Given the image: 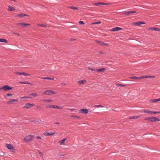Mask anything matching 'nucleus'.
Segmentation results:
<instances>
[{"label": "nucleus", "instance_id": "nucleus-1", "mask_svg": "<svg viewBox=\"0 0 160 160\" xmlns=\"http://www.w3.org/2000/svg\"><path fill=\"white\" fill-rule=\"evenodd\" d=\"M34 139V136L30 134L25 137L24 139V141L27 142H32Z\"/></svg>", "mask_w": 160, "mask_h": 160}, {"label": "nucleus", "instance_id": "nucleus-2", "mask_svg": "<svg viewBox=\"0 0 160 160\" xmlns=\"http://www.w3.org/2000/svg\"><path fill=\"white\" fill-rule=\"evenodd\" d=\"M56 93L55 92H52L51 90H47L44 91L43 92V94L46 95H50L52 94H54Z\"/></svg>", "mask_w": 160, "mask_h": 160}, {"label": "nucleus", "instance_id": "nucleus-3", "mask_svg": "<svg viewBox=\"0 0 160 160\" xmlns=\"http://www.w3.org/2000/svg\"><path fill=\"white\" fill-rule=\"evenodd\" d=\"M7 148L11 150L12 152H14L15 151V149L14 148V147L10 144H6V145Z\"/></svg>", "mask_w": 160, "mask_h": 160}, {"label": "nucleus", "instance_id": "nucleus-4", "mask_svg": "<svg viewBox=\"0 0 160 160\" xmlns=\"http://www.w3.org/2000/svg\"><path fill=\"white\" fill-rule=\"evenodd\" d=\"M18 100L17 99H11L7 102L8 104H14L15 102H17Z\"/></svg>", "mask_w": 160, "mask_h": 160}, {"label": "nucleus", "instance_id": "nucleus-5", "mask_svg": "<svg viewBox=\"0 0 160 160\" xmlns=\"http://www.w3.org/2000/svg\"><path fill=\"white\" fill-rule=\"evenodd\" d=\"M145 23L144 22L140 21L136 22H133L132 23V25L135 26H140L141 25L145 24Z\"/></svg>", "mask_w": 160, "mask_h": 160}, {"label": "nucleus", "instance_id": "nucleus-6", "mask_svg": "<svg viewBox=\"0 0 160 160\" xmlns=\"http://www.w3.org/2000/svg\"><path fill=\"white\" fill-rule=\"evenodd\" d=\"M34 106V104H31L29 103H27L25 105V106L23 107V108H25L26 109H28L31 107H33Z\"/></svg>", "mask_w": 160, "mask_h": 160}, {"label": "nucleus", "instance_id": "nucleus-7", "mask_svg": "<svg viewBox=\"0 0 160 160\" xmlns=\"http://www.w3.org/2000/svg\"><path fill=\"white\" fill-rule=\"evenodd\" d=\"M79 113H81L87 114L88 112V110L87 109H82L79 110Z\"/></svg>", "mask_w": 160, "mask_h": 160}, {"label": "nucleus", "instance_id": "nucleus-8", "mask_svg": "<svg viewBox=\"0 0 160 160\" xmlns=\"http://www.w3.org/2000/svg\"><path fill=\"white\" fill-rule=\"evenodd\" d=\"M55 134V132H51L50 133H49L47 132H45L43 133V134L45 136H53V135H54Z\"/></svg>", "mask_w": 160, "mask_h": 160}, {"label": "nucleus", "instance_id": "nucleus-9", "mask_svg": "<svg viewBox=\"0 0 160 160\" xmlns=\"http://www.w3.org/2000/svg\"><path fill=\"white\" fill-rule=\"evenodd\" d=\"M29 16L28 15L26 14L25 13H22L18 14L17 15H16V17H18L20 18H24L25 17H27V16Z\"/></svg>", "mask_w": 160, "mask_h": 160}, {"label": "nucleus", "instance_id": "nucleus-10", "mask_svg": "<svg viewBox=\"0 0 160 160\" xmlns=\"http://www.w3.org/2000/svg\"><path fill=\"white\" fill-rule=\"evenodd\" d=\"M67 139V138H65L61 140L58 142V143L60 145H65V142L66 140Z\"/></svg>", "mask_w": 160, "mask_h": 160}, {"label": "nucleus", "instance_id": "nucleus-11", "mask_svg": "<svg viewBox=\"0 0 160 160\" xmlns=\"http://www.w3.org/2000/svg\"><path fill=\"white\" fill-rule=\"evenodd\" d=\"M160 119L156 117H150V121L151 122H156V121H160Z\"/></svg>", "mask_w": 160, "mask_h": 160}, {"label": "nucleus", "instance_id": "nucleus-12", "mask_svg": "<svg viewBox=\"0 0 160 160\" xmlns=\"http://www.w3.org/2000/svg\"><path fill=\"white\" fill-rule=\"evenodd\" d=\"M16 74H18L19 75H22L24 76H29L30 75V74H29L28 73H26L25 72H15Z\"/></svg>", "mask_w": 160, "mask_h": 160}, {"label": "nucleus", "instance_id": "nucleus-13", "mask_svg": "<svg viewBox=\"0 0 160 160\" xmlns=\"http://www.w3.org/2000/svg\"><path fill=\"white\" fill-rule=\"evenodd\" d=\"M17 24L18 25L22 26L23 27H26L27 26H30V24H29L25 23L24 22H22L17 23Z\"/></svg>", "mask_w": 160, "mask_h": 160}, {"label": "nucleus", "instance_id": "nucleus-14", "mask_svg": "<svg viewBox=\"0 0 160 160\" xmlns=\"http://www.w3.org/2000/svg\"><path fill=\"white\" fill-rule=\"evenodd\" d=\"M4 91L8 90H10L12 89V87H10L8 85H4Z\"/></svg>", "mask_w": 160, "mask_h": 160}, {"label": "nucleus", "instance_id": "nucleus-15", "mask_svg": "<svg viewBox=\"0 0 160 160\" xmlns=\"http://www.w3.org/2000/svg\"><path fill=\"white\" fill-rule=\"evenodd\" d=\"M148 30H152L154 31H159V28H150L147 29Z\"/></svg>", "mask_w": 160, "mask_h": 160}, {"label": "nucleus", "instance_id": "nucleus-16", "mask_svg": "<svg viewBox=\"0 0 160 160\" xmlns=\"http://www.w3.org/2000/svg\"><path fill=\"white\" fill-rule=\"evenodd\" d=\"M122 28H120L119 27H116L112 28V29L111 30V31L113 32H115L116 31H119L121 30H122Z\"/></svg>", "mask_w": 160, "mask_h": 160}, {"label": "nucleus", "instance_id": "nucleus-17", "mask_svg": "<svg viewBox=\"0 0 160 160\" xmlns=\"http://www.w3.org/2000/svg\"><path fill=\"white\" fill-rule=\"evenodd\" d=\"M142 112L144 113H148L151 115L152 114V111L149 109H143Z\"/></svg>", "mask_w": 160, "mask_h": 160}, {"label": "nucleus", "instance_id": "nucleus-18", "mask_svg": "<svg viewBox=\"0 0 160 160\" xmlns=\"http://www.w3.org/2000/svg\"><path fill=\"white\" fill-rule=\"evenodd\" d=\"M105 69V68H103L100 69H96V71L98 72H104Z\"/></svg>", "mask_w": 160, "mask_h": 160}, {"label": "nucleus", "instance_id": "nucleus-19", "mask_svg": "<svg viewBox=\"0 0 160 160\" xmlns=\"http://www.w3.org/2000/svg\"><path fill=\"white\" fill-rule=\"evenodd\" d=\"M86 82V81L85 80H80L77 83L79 85H82L85 83Z\"/></svg>", "mask_w": 160, "mask_h": 160}, {"label": "nucleus", "instance_id": "nucleus-20", "mask_svg": "<svg viewBox=\"0 0 160 160\" xmlns=\"http://www.w3.org/2000/svg\"><path fill=\"white\" fill-rule=\"evenodd\" d=\"M158 101H160V98L151 99L149 101L150 102L152 103H154Z\"/></svg>", "mask_w": 160, "mask_h": 160}, {"label": "nucleus", "instance_id": "nucleus-21", "mask_svg": "<svg viewBox=\"0 0 160 160\" xmlns=\"http://www.w3.org/2000/svg\"><path fill=\"white\" fill-rule=\"evenodd\" d=\"M7 6L8 8V11H13L15 10L14 8L10 5H7Z\"/></svg>", "mask_w": 160, "mask_h": 160}, {"label": "nucleus", "instance_id": "nucleus-22", "mask_svg": "<svg viewBox=\"0 0 160 160\" xmlns=\"http://www.w3.org/2000/svg\"><path fill=\"white\" fill-rule=\"evenodd\" d=\"M137 12L135 11H128L126 12H125L124 14L127 15H129L130 14L133 13H136Z\"/></svg>", "mask_w": 160, "mask_h": 160}, {"label": "nucleus", "instance_id": "nucleus-23", "mask_svg": "<svg viewBox=\"0 0 160 160\" xmlns=\"http://www.w3.org/2000/svg\"><path fill=\"white\" fill-rule=\"evenodd\" d=\"M47 107L48 108H54L58 109V106H56V105H50V106H47Z\"/></svg>", "mask_w": 160, "mask_h": 160}, {"label": "nucleus", "instance_id": "nucleus-24", "mask_svg": "<svg viewBox=\"0 0 160 160\" xmlns=\"http://www.w3.org/2000/svg\"><path fill=\"white\" fill-rule=\"evenodd\" d=\"M108 4H108V3H101V2H98V3H95V4H94V5L96 6H99V5H108Z\"/></svg>", "mask_w": 160, "mask_h": 160}, {"label": "nucleus", "instance_id": "nucleus-25", "mask_svg": "<svg viewBox=\"0 0 160 160\" xmlns=\"http://www.w3.org/2000/svg\"><path fill=\"white\" fill-rule=\"evenodd\" d=\"M0 42H5L6 43H7L8 42V41L5 38L0 39Z\"/></svg>", "mask_w": 160, "mask_h": 160}, {"label": "nucleus", "instance_id": "nucleus-26", "mask_svg": "<svg viewBox=\"0 0 160 160\" xmlns=\"http://www.w3.org/2000/svg\"><path fill=\"white\" fill-rule=\"evenodd\" d=\"M95 41L97 43L99 44L100 45H101L104 46V45L105 44L103 42H102L101 41H98V40H96Z\"/></svg>", "mask_w": 160, "mask_h": 160}, {"label": "nucleus", "instance_id": "nucleus-27", "mask_svg": "<svg viewBox=\"0 0 160 160\" xmlns=\"http://www.w3.org/2000/svg\"><path fill=\"white\" fill-rule=\"evenodd\" d=\"M30 95L32 96L33 97H36L37 96L38 94L37 93H32L30 94Z\"/></svg>", "mask_w": 160, "mask_h": 160}, {"label": "nucleus", "instance_id": "nucleus-28", "mask_svg": "<svg viewBox=\"0 0 160 160\" xmlns=\"http://www.w3.org/2000/svg\"><path fill=\"white\" fill-rule=\"evenodd\" d=\"M42 101L45 103L46 102L50 103L52 102V100L50 99L44 100H43Z\"/></svg>", "mask_w": 160, "mask_h": 160}, {"label": "nucleus", "instance_id": "nucleus-29", "mask_svg": "<svg viewBox=\"0 0 160 160\" xmlns=\"http://www.w3.org/2000/svg\"><path fill=\"white\" fill-rule=\"evenodd\" d=\"M140 117V116H132L130 117L129 118V119H137Z\"/></svg>", "mask_w": 160, "mask_h": 160}, {"label": "nucleus", "instance_id": "nucleus-30", "mask_svg": "<svg viewBox=\"0 0 160 160\" xmlns=\"http://www.w3.org/2000/svg\"><path fill=\"white\" fill-rule=\"evenodd\" d=\"M68 8L74 10H77L78 9V8L76 7L69 6Z\"/></svg>", "mask_w": 160, "mask_h": 160}, {"label": "nucleus", "instance_id": "nucleus-31", "mask_svg": "<svg viewBox=\"0 0 160 160\" xmlns=\"http://www.w3.org/2000/svg\"><path fill=\"white\" fill-rule=\"evenodd\" d=\"M71 117L73 118H76L78 119H81V118L80 117H78L77 116L74 115H72L71 116Z\"/></svg>", "mask_w": 160, "mask_h": 160}, {"label": "nucleus", "instance_id": "nucleus-32", "mask_svg": "<svg viewBox=\"0 0 160 160\" xmlns=\"http://www.w3.org/2000/svg\"><path fill=\"white\" fill-rule=\"evenodd\" d=\"M38 25L40 27H46V26H47V25H45V24H38Z\"/></svg>", "mask_w": 160, "mask_h": 160}, {"label": "nucleus", "instance_id": "nucleus-33", "mask_svg": "<svg viewBox=\"0 0 160 160\" xmlns=\"http://www.w3.org/2000/svg\"><path fill=\"white\" fill-rule=\"evenodd\" d=\"M101 23V22L99 21L98 22H92L91 24V25H93V24H100Z\"/></svg>", "mask_w": 160, "mask_h": 160}, {"label": "nucleus", "instance_id": "nucleus-34", "mask_svg": "<svg viewBox=\"0 0 160 160\" xmlns=\"http://www.w3.org/2000/svg\"><path fill=\"white\" fill-rule=\"evenodd\" d=\"M19 82L21 83H22V84H32L28 82Z\"/></svg>", "mask_w": 160, "mask_h": 160}, {"label": "nucleus", "instance_id": "nucleus-35", "mask_svg": "<svg viewBox=\"0 0 160 160\" xmlns=\"http://www.w3.org/2000/svg\"><path fill=\"white\" fill-rule=\"evenodd\" d=\"M20 98L21 99H28V98H30L29 97H26V96L21 97Z\"/></svg>", "mask_w": 160, "mask_h": 160}, {"label": "nucleus", "instance_id": "nucleus-36", "mask_svg": "<svg viewBox=\"0 0 160 160\" xmlns=\"http://www.w3.org/2000/svg\"><path fill=\"white\" fill-rule=\"evenodd\" d=\"M131 79H139V77H132L130 78Z\"/></svg>", "mask_w": 160, "mask_h": 160}, {"label": "nucleus", "instance_id": "nucleus-37", "mask_svg": "<svg viewBox=\"0 0 160 160\" xmlns=\"http://www.w3.org/2000/svg\"><path fill=\"white\" fill-rule=\"evenodd\" d=\"M88 70H91L92 71H96V69H94L93 68H89V67H88Z\"/></svg>", "mask_w": 160, "mask_h": 160}, {"label": "nucleus", "instance_id": "nucleus-38", "mask_svg": "<svg viewBox=\"0 0 160 160\" xmlns=\"http://www.w3.org/2000/svg\"><path fill=\"white\" fill-rule=\"evenodd\" d=\"M42 122V121L41 120H39V121H37V120H33L32 121V122H34L35 123H36V122L40 123V122Z\"/></svg>", "mask_w": 160, "mask_h": 160}, {"label": "nucleus", "instance_id": "nucleus-39", "mask_svg": "<svg viewBox=\"0 0 160 160\" xmlns=\"http://www.w3.org/2000/svg\"><path fill=\"white\" fill-rule=\"evenodd\" d=\"M2 90H3V91H4V86L2 87H0V91H1Z\"/></svg>", "mask_w": 160, "mask_h": 160}, {"label": "nucleus", "instance_id": "nucleus-40", "mask_svg": "<svg viewBox=\"0 0 160 160\" xmlns=\"http://www.w3.org/2000/svg\"><path fill=\"white\" fill-rule=\"evenodd\" d=\"M6 96L8 97H12V94L11 93H8L6 94Z\"/></svg>", "mask_w": 160, "mask_h": 160}, {"label": "nucleus", "instance_id": "nucleus-41", "mask_svg": "<svg viewBox=\"0 0 160 160\" xmlns=\"http://www.w3.org/2000/svg\"><path fill=\"white\" fill-rule=\"evenodd\" d=\"M144 78H155V77H154V76H144Z\"/></svg>", "mask_w": 160, "mask_h": 160}, {"label": "nucleus", "instance_id": "nucleus-42", "mask_svg": "<svg viewBox=\"0 0 160 160\" xmlns=\"http://www.w3.org/2000/svg\"><path fill=\"white\" fill-rule=\"evenodd\" d=\"M116 85L117 86H122V87H124V86H126V85H122V84H118V83Z\"/></svg>", "mask_w": 160, "mask_h": 160}, {"label": "nucleus", "instance_id": "nucleus-43", "mask_svg": "<svg viewBox=\"0 0 160 160\" xmlns=\"http://www.w3.org/2000/svg\"><path fill=\"white\" fill-rule=\"evenodd\" d=\"M79 23L80 24L84 25L85 23L82 21H79Z\"/></svg>", "mask_w": 160, "mask_h": 160}, {"label": "nucleus", "instance_id": "nucleus-44", "mask_svg": "<svg viewBox=\"0 0 160 160\" xmlns=\"http://www.w3.org/2000/svg\"><path fill=\"white\" fill-rule=\"evenodd\" d=\"M160 113V112H158V111H156V112L152 111V114H153V113Z\"/></svg>", "mask_w": 160, "mask_h": 160}, {"label": "nucleus", "instance_id": "nucleus-45", "mask_svg": "<svg viewBox=\"0 0 160 160\" xmlns=\"http://www.w3.org/2000/svg\"><path fill=\"white\" fill-rule=\"evenodd\" d=\"M145 120H148L149 121H150V118H145Z\"/></svg>", "mask_w": 160, "mask_h": 160}, {"label": "nucleus", "instance_id": "nucleus-46", "mask_svg": "<svg viewBox=\"0 0 160 160\" xmlns=\"http://www.w3.org/2000/svg\"><path fill=\"white\" fill-rule=\"evenodd\" d=\"M42 79H48V80H50V78L48 77H44L42 78Z\"/></svg>", "mask_w": 160, "mask_h": 160}, {"label": "nucleus", "instance_id": "nucleus-47", "mask_svg": "<svg viewBox=\"0 0 160 160\" xmlns=\"http://www.w3.org/2000/svg\"><path fill=\"white\" fill-rule=\"evenodd\" d=\"M95 107L97 108H99L102 107L101 105H95Z\"/></svg>", "mask_w": 160, "mask_h": 160}, {"label": "nucleus", "instance_id": "nucleus-48", "mask_svg": "<svg viewBox=\"0 0 160 160\" xmlns=\"http://www.w3.org/2000/svg\"><path fill=\"white\" fill-rule=\"evenodd\" d=\"M145 78L144 76H141V77H139V79H142V78Z\"/></svg>", "mask_w": 160, "mask_h": 160}, {"label": "nucleus", "instance_id": "nucleus-49", "mask_svg": "<svg viewBox=\"0 0 160 160\" xmlns=\"http://www.w3.org/2000/svg\"><path fill=\"white\" fill-rule=\"evenodd\" d=\"M40 157H43V154L42 152H41L39 154Z\"/></svg>", "mask_w": 160, "mask_h": 160}, {"label": "nucleus", "instance_id": "nucleus-50", "mask_svg": "<svg viewBox=\"0 0 160 160\" xmlns=\"http://www.w3.org/2000/svg\"><path fill=\"white\" fill-rule=\"evenodd\" d=\"M36 138L37 139H42L39 136H37L36 137Z\"/></svg>", "mask_w": 160, "mask_h": 160}, {"label": "nucleus", "instance_id": "nucleus-51", "mask_svg": "<svg viewBox=\"0 0 160 160\" xmlns=\"http://www.w3.org/2000/svg\"><path fill=\"white\" fill-rule=\"evenodd\" d=\"M63 108H62V106H58V109H62Z\"/></svg>", "mask_w": 160, "mask_h": 160}, {"label": "nucleus", "instance_id": "nucleus-52", "mask_svg": "<svg viewBox=\"0 0 160 160\" xmlns=\"http://www.w3.org/2000/svg\"><path fill=\"white\" fill-rule=\"evenodd\" d=\"M13 33L17 35H20L18 33L13 32Z\"/></svg>", "mask_w": 160, "mask_h": 160}, {"label": "nucleus", "instance_id": "nucleus-53", "mask_svg": "<svg viewBox=\"0 0 160 160\" xmlns=\"http://www.w3.org/2000/svg\"><path fill=\"white\" fill-rule=\"evenodd\" d=\"M55 124L59 125L60 124L58 122H56L54 123Z\"/></svg>", "mask_w": 160, "mask_h": 160}, {"label": "nucleus", "instance_id": "nucleus-54", "mask_svg": "<svg viewBox=\"0 0 160 160\" xmlns=\"http://www.w3.org/2000/svg\"><path fill=\"white\" fill-rule=\"evenodd\" d=\"M70 111H74L75 110V109H73V108H72V109H69Z\"/></svg>", "mask_w": 160, "mask_h": 160}, {"label": "nucleus", "instance_id": "nucleus-55", "mask_svg": "<svg viewBox=\"0 0 160 160\" xmlns=\"http://www.w3.org/2000/svg\"><path fill=\"white\" fill-rule=\"evenodd\" d=\"M61 85H66V84L65 83H62L61 84Z\"/></svg>", "mask_w": 160, "mask_h": 160}, {"label": "nucleus", "instance_id": "nucleus-56", "mask_svg": "<svg viewBox=\"0 0 160 160\" xmlns=\"http://www.w3.org/2000/svg\"><path fill=\"white\" fill-rule=\"evenodd\" d=\"M104 45L106 46H108V44H105H105L104 45Z\"/></svg>", "mask_w": 160, "mask_h": 160}, {"label": "nucleus", "instance_id": "nucleus-57", "mask_svg": "<svg viewBox=\"0 0 160 160\" xmlns=\"http://www.w3.org/2000/svg\"><path fill=\"white\" fill-rule=\"evenodd\" d=\"M38 153L39 154V153L41 152H40V151H39V150H38Z\"/></svg>", "mask_w": 160, "mask_h": 160}, {"label": "nucleus", "instance_id": "nucleus-58", "mask_svg": "<svg viewBox=\"0 0 160 160\" xmlns=\"http://www.w3.org/2000/svg\"><path fill=\"white\" fill-rule=\"evenodd\" d=\"M50 80H53L54 78H50Z\"/></svg>", "mask_w": 160, "mask_h": 160}, {"label": "nucleus", "instance_id": "nucleus-59", "mask_svg": "<svg viewBox=\"0 0 160 160\" xmlns=\"http://www.w3.org/2000/svg\"><path fill=\"white\" fill-rule=\"evenodd\" d=\"M38 108H41V106H38L37 107Z\"/></svg>", "mask_w": 160, "mask_h": 160}, {"label": "nucleus", "instance_id": "nucleus-60", "mask_svg": "<svg viewBox=\"0 0 160 160\" xmlns=\"http://www.w3.org/2000/svg\"><path fill=\"white\" fill-rule=\"evenodd\" d=\"M63 155L61 154V155H60V156H63Z\"/></svg>", "mask_w": 160, "mask_h": 160}, {"label": "nucleus", "instance_id": "nucleus-61", "mask_svg": "<svg viewBox=\"0 0 160 160\" xmlns=\"http://www.w3.org/2000/svg\"><path fill=\"white\" fill-rule=\"evenodd\" d=\"M75 39H72V40H74Z\"/></svg>", "mask_w": 160, "mask_h": 160}, {"label": "nucleus", "instance_id": "nucleus-62", "mask_svg": "<svg viewBox=\"0 0 160 160\" xmlns=\"http://www.w3.org/2000/svg\"><path fill=\"white\" fill-rule=\"evenodd\" d=\"M75 39H72V40H74Z\"/></svg>", "mask_w": 160, "mask_h": 160}, {"label": "nucleus", "instance_id": "nucleus-63", "mask_svg": "<svg viewBox=\"0 0 160 160\" xmlns=\"http://www.w3.org/2000/svg\"><path fill=\"white\" fill-rule=\"evenodd\" d=\"M159 31H160V29H159Z\"/></svg>", "mask_w": 160, "mask_h": 160}]
</instances>
